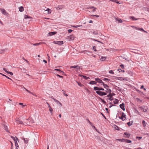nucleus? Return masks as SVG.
<instances>
[{
  "instance_id": "obj_58",
  "label": "nucleus",
  "mask_w": 149,
  "mask_h": 149,
  "mask_svg": "<svg viewBox=\"0 0 149 149\" xmlns=\"http://www.w3.org/2000/svg\"><path fill=\"white\" fill-rule=\"evenodd\" d=\"M68 31L69 33H71L72 31V30L71 29H69L68 30Z\"/></svg>"
},
{
  "instance_id": "obj_31",
  "label": "nucleus",
  "mask_w": 149,
  "mask_h": 149,
  "mask_svg": "<svg viewBox=\"0 0 149 149\" xmlns=\"http://www.w3.org/2000/svg\"><path fill=\"white\" fill-rule=\"evenodd\" d=\"M116 21H118L119 23H121L123 22L122 20L121 19H118V18H116Z\"/></svg>"
},
{
  "instance_id": "obj_3",
  "label": "nucleus",
  "mask_w": 149,
  "mask_h": 149,
  "mask_svg": "<svg viewBox=\"0 0 149 149\" xmlns=\"http://www.w3.org/2000/svg\"><path fill=\"white\" fill-rule=\"evenodd\" d=\"M74 37L73 35H71L68 36L67 38V39L69 41L72 40H74Z\"/></svg>"
},
{
  "instance_id": "obj_11",
  "label": "nucleus",
  "mask_w": 149,
  "mask_h": 149,
  "mask_svg": "<svg viewBox=\"0 0 149 149\" xmlns=\"http://www.w3.org/2000/svg\"><path fill=\"white\" fill-rule=\"evenodd\" d=\"M15 138H16V139L17 140L15 141V146H16V147L17 146V147H19V145L17 143V141H19V140L17 137H15Z\"/></svg>"
},
{
  "instance_id": "obj_39",
  "label": "nucleus",
  "mask_w": 149,
  "mask_h": 149,
  "mask_svg": "<svg viewBox=\"0 0 149 149\" xmlns=\"http://www.w3.org/2000/svg\"><path fill=\"white\" fill-rule=\"evenodd\" d=\"M100 99L101 100V101L104 104H106V102L105 101H104L103 99H102V98H100Z\"/></svg>"
},
{
  "instance_id": "obj_32",
  "label": "nucleus",
  "mask_w": 149,
  "mask_h": 149,
  "mask_svg": "<svg viewBox=\"0 0 149 149\" xmlns=\"http://www.w3.org/2000/svg\"><path fill=\"white\" fill-rule=\"evenodd\" d=\"M46 11H47L48 14H50L52 12L51 10L48 8H47V9L46 10Z\"/></svg>"
},
{
  "instance_id": "obj_43",
  "label": "nucleus",
  "mask_w": 149,
  "mask_h": 149,
  "mask_svg": "<svg viewBox=\"0 0 149 149\" xmlns=\"http://www.w3.org/2000/svg\"><path fill=\"white\" fill-rule=\"evenodd\" d=\"M102 79L103 80H104V81H110V79L107 78H104V79Z\"/></svg>"
},
{
  "instance_id": "obj_53",
  "label": "nucleus",
  "mask_w": 149,
  "mask_h": 149,
  "mask_svg": "<svg viewBox=\"0 0 149 149\" xmlns=\"http://www.w3.org/2000/svg\"><path fill=\"white\" fill-rule=\"evenodd\" d=\"M104 91V90L103 88L99 87V91Z\"/></svg>"
},
{
  "instance_id": "obj_10",
  "label": "nucleus",
  "mask_w": 149,
  "mask_h": 149,
  "mask_svg": "<svg viewBox=\"0 0 149 149\" xmlns=\"http://www.w3.org/2000/svg\"><path fill=\"white\" fill-rule=\"evenodd\" d=\"M124 137L125 138H129L130 136V134L127 132H125L124 134Z\"/></svg>"
},
{
  "instance_id": "obj_64",
  "label": "nucleus",
  "mask_w": 149,
  "mask_h": 149,
  "mask_svg": "<svg viewBox=\"0 0 149 149\" xmlns=\"http://www.w3.org/2000/svg\"><path fill=\"white\" fill-rule=\"evenodd\" d=\"M56 76H57L59 77L60 78H63V77L62 76H61L58 74H57Z\"/></svg>"
},
{
  "instance_id": "obj_23",
  "label": "nucleus",
  "mask_w": 149,
  "mask_h": 149,
  "mask_svg": "<svg viewBox=\"0 0 149 149\" xmlns=\"http://www.w3.org/2000/svg\"><path fill=\"white\" fill-rule=\"evenodd\" d=\"M130 18L132 20H134V21L137 20L139 19V18H136L134 17H133V16L130 17Z\"/></svg>"
},
{
  "instance_id": "obj_34",
  "label": "nucleus",
  "mask_w": 149,
  "mask_h": 149,
  "mask_svg": "<svg viewBox=\"0 0 149 149\" xmlns=\"http://www.w3.org/2000/svg\"><path fill=\"white\" fill-rule=\"evenodd\" d=\"M54 70L56 71H59L63 73V74H62V75H63V74L64 73V72L63 71H61L60 69H55Z\"/></svg>"
},
{
  "instance_id": "obj_5",
  "label": "nucleus",
  "mask_w": 149,
  "mask_h": 149,
  "mask_svg": "<svg viewBox=\"0 0 149 149\" xmlns=\"http://www.w3.org/2000/svg\"><path fill=\"white\" fill-rule=\"evenodd\" d=\"M76 68V71H77L78 70L80 69V67L78 65H74L73 66H71L70 67V68Z\"/></svg>"
},
{
  "instance_id": "obj_22",
  "label": "nucleus",
  "mask_w": 149,
  "mask_h": 149,
  "mask_svg": "<svg viewBox=\"0 0 149 149\" xmlns=\"http://www.w3.org/2000/svg\"><path fill=\"white\" fill-rule=\"evenodd\" d=\"M79 76L81 77H82L83 78H84V79H88L89 78V77H88L85 76H84V75H83L80 74V75H79Z\"/></svg>"
},
{
  "instance_id": "obj_42",
  "label": "nucleus",
  "mask_w": 149,
  "mask_h": 149,
  "mask_svg": "<svg viewBox=\"0 0 149 149\" xmlns=\"http://www.w3.org/2000/svg\"><path fill=\"white\" fill-rule=\"evenodd\" d=\"M115 128L116 130H119V128L116 125H115Z\"/></svg>"
},
{
  "instance_id": "obj_14",
  "label": "nucleus",
  "mask_w": 149,
  "mask_h": 149,
  "mask_svg": "<svg viewBox=\"0 0 149 149\" xmlns=\"http://www.w3.org/2000/svg\"><path fill=\"white\" fill-rule=\"evenodd\" d=\"M106 89L104 90V91L106 92V93H109V94H110L111 93V90L109 88H106Z\"/></svg>"
},
{
  "instance_id": "obj_13",
  "label": "nucleus",
  "mask_w": 149,
  "mask_h": 149,
  "mask_svg": "<svg viewBox=\"0 0 149 149\" xmlns=\"http://www.w3.org/2000/svg\"><path fill=\"white\" fill-rule=\"evenodd\" d=\"M64 6L63 5L58 6L57 7L56 9L57 10H61L63 8H64Z\"/></svg>"
},
{
  "instance_id": "obj_36",
  "label": "nucleus",
  "mask_w": 149,
  "mask_h": 149,
  "mask_svg": "<svg viewBox=\"0 0 149 149\" xmlns=\"http://www.w3.org/2000/svg\"><path fill=\"white\" fill-rule=\"evenodd\" d=\"M17 123L19 124H23V123L22 121L21 120H18L17 121Z\"/></svg>"
},
{
  "instance_id": "obj_44",
  "label": "nucleus",
  "mask_w": 149,
  "mask_h": 149,
  "mask_svg": "<svg viewBox=\"0 0 149 149\" xmlns=\"http://www.w3.org/2000/svg\"><path fill=\"white\" fill-rule=\"evenodd\" d=\"M82 26L81 25H77L76 26H74V25L72 27H74V28H77V27H80V26Z\"/></svg>"
},
{
  "instance_id": "obj_41",
  "label": "nucleus",
  "mask_w": 149,
  "mask_h": 149,
  "mask_svg": "<svg viewBox=\"0 0 149 149\" xmlns=\"http://www.w3.org/2000/svg\"><path fill=\"white\" fill-rule=\"evenodd\" d=\"M122 57L124 59H125L126 60H127V56H125V55H123V56H122Z\"/></svg>"
},
{
  "instance_id": "obj_37",
  "label": "nucleus",
  "mask_w": 149,
  "mask_h": 149,
  "mask_svg": "<svg viewBox=\"0 0 149 149\" xmlns=\"http://www.w3.org/2000/svg\"><path fill=\"white\" fill-rule=\"evenodd\" d=\"M24 18L25 19H27V18H31V17H30L28 15H25L24 16Z\"/></svg>"
},
{
  "instance_id": "obj_51",
  "label": "nucleus",
  "mask_w": 149,
  "mask_h": 149,
  "mask_svg": "<svg viewBox=\"0 0 149 149\" xmlns=\"http://www.w3.org/2000/svg\"><path fill=\"white\" fill-rule=\"evenodd\" d=\"M10 137L13 139V140H14V141H16V139H15V138L13 136H10Z\"/></svg>"
},
{
  "instance_id": "obj_18",
  "label": "nucleus",
  "mask_w": 149,
  "mask_h": 149,
  "mask_svg": "<svg viewBox=\"0 0 149 149\" xmlns=\"http://www.w3.org/2000/svg\"><path fill=\"white\" fill-rule=\"evenodd\" d=\"M54 101L56 102V103L58 104H59L61 106H62V104H61V103L58 101V100H56V99H54V98H53V99Z\"/></svg>"
},
{
  "instance_id": "obj_25",
  "label": "nucleus",
  "mask_w": 149,
  "mask_h": 149,
  "mask_svg": "<svg viewBox=\"0 0 149 149\" xmlns=\"http://www.w3.org/2000/svg\"><path fill=\"white\" fill-rule=\"evenodd\" d=\"M94 90L95 91H99V87L97 86H95L94 87Z\"/></svg>"
},
{
  "instance_id": "obj_20",
  "label": "nucleus",
  "mask_w": 149,
  "mask_h": 149,
  "mask_svg": "<svg viewBox=\"0 0 149 149\" xmlns=\"http://www.w3.org/2000/svg\"><path fill=\"white\" fill-rule=\"evenodd\" d=\"M106 58V57H102L100 59V61H103L105 60Z\"/></svg>"
},
{
  "instance_id": "obj_29",
  "label": "nucleus",
  "mask_w": 149,
  "mask_h": 149,
  "mask_svg": "<svg viewBox=\"0 0 149 149\" xmlns=\"http://www.w3.org/2000/svg\"><path fill=\"white\" fill-rule=\"evenodd\" d=\"M0 74H1V75H2V76H4L5 77H6V78H7V79H10L11 80H12L11 79H10V78L9 77H8L6 76V75H5L3 74L2 73H0Z\"/></svg>"
},
{
  "instance_id": "obj_7",
  "label": "nucleus",
  "mask_w": 149,
  "mask_h": 149,
  "mask_svg": "<svg viewBox=\"0 0 149 149\" xmlns=\"http://www.w3.org/2000/svg\"><path fill=\"white\" fill-rule=\"evenodd\" d=\"M113 95H111L110 94L106 96L105 97H109V98L107 99V100H109L111 101L113 100V99L112 98Z\"/></svg>"
},
{
  "instance_id": "obj_17",
  "label": "nucleus",
  "mask_w": 149,
  "mask_h": 149,
  "mask_svg": "<svg viewBox=\"0 0 149 149\" xmlns=\"http://www.w3.org/2000/svg\"><path fill=\"white\" fill-rule=\"evenodd\" d=\"M3 127H4V129L6 130V132H10L9 131V130H8V127L7 126L4 124Z\"/></svg>"
},
{
  "instance_id": "obj_35",
  "label": "nucleus",
  "mask_w": 149,
  "mask_h": 149,
  "mask_svg": "<svg viewBox=\"0 0 149 149\" xmlns=\"http://www.w3.org/2000/svg\"><path fill=\"white\" fill-rule=\"evenodd\" d=\"M93 34L94 35H97L98 33V32L97 31H95L93 32Z\"/></svg>"
},
{
  "instance_id": "obj_6",
  "label": "nucleus",
  "mask_w": 149,
  "mask_h": 149,
  "mask_svg": "<svg viewBox=\"0 0 149 149\" xmlns=\"http://www.w3.org/2000/svg\"><path fill=\"white\" fill-rule=\"evenodd\" d=\"M54 43L55 44H57L58 45H61L63 44V41H54Z\"/></svg>"
},
{
  "instance_id": "obj_56",
  "label": "nucleus",
  "mask_w": 149,
  "mask_h": 149,
  "mask_svg": "<svg viewBox=\"0 0 149 149\" xmlns=\"http://www.w3.org/2000/svg\"><path fill=\"white\" fill-rule=\"evenodd\" d=\"M123 140H124V139H117V140L119 141H121L122 142H123Z\"/></svg>"
},
{
  "instance_id": "obj_45",
  "label": "nucleus",
  "mask_w": 149,
  "mask_h": 149,
  "mask_svg": "<svg viewBox=\"0 0 149 149\" xmlns=\"http://www.w3.org/2000/svg\"><path fill=\"white\" fill-rule=\"evenodd\" d=\"M143 112H146L147 111V109L146 107V108L145 107L144 108H143Z\"/></svg>"
},
{
  "instance_id": "obj_55",
  "label": "nucleus",
  "mask_w": 149,
  "mask_h": 149,
  "mask_svg": "<svg viewBox=\"0 0 149 149\" xmlns=\"http://www.w3.org/2000/svg\"><path fill=\"white\" fill-rule=\"evenodd\" d=\"M89 52L87 50H83L82 51V52L84 53H85L86 52Z\"/></svg>"
},
{
  "instance_id": "obj_27",
  "label": "nucleus",
  "mask_w": 149,
  "mask_h": 149,
  "mask_svg": "<svg viewBox=\"0 0 149 149\" xmlns=\"http://www.w3.org/2000/svg\"><path fill=\"white\" fill-rule=\"evenodd\" d=\"M23 139L24 140V142L25 143H28L29 141V139L27 138H24Z\"/></svg>"
},
{
  "instance_id": "obj_59",
  "label": "nucleus",
  "mask_w": 149,
  "mask_h": 149,
  "mask_svg": "<svg viewBox=\"0 0 149 149\" xmlns=\"http://www.w3.org/2000/svg\"><path fill=\"white\" fill-rule=\"evenodd\" d=\"M91 16L96 17H99L100 16L99 15H91Z\"/></svg>"
},
{
  "instance_id": "obj_40",
  "label": "nucleus",
  "mask_w": 149,
  "mask_h": 149,
  "mask_svg": "<svg viewBox=\"0 0 149 149\" xmlns=\"http://www.w3.org/2000/svg\"><path fill=\"white\" fill-rule=\"evenodd\" d=\"M41 44V43L40 42L39 43L33 44V45L34 46H38Z\"/></svg>"
},
{
  "instance_id": "obj_46",
  "label": "nucleus",
  "mask_w": 149,
  "mask_h": 149,
  "mask_svg": "<svg viewBox=\"0 0 149 149\" xmlns=\"http://www.w3.org/2000/svg\"><path fill=\"white\" fill-rule=\"evenodd\" d=\"M127 124L129 126H130L132 125V123H131L130 122H129L127 123Z\"/></svg>"
},
{
  "instance_id": "obj_49",
  "label": "nucleus",
  "mask_w": 149,
  "mask_h": 149,
  "mask_svg": "<svg viewBox=\"0 0 149 149\" xmlns=\"http://www.w3.org/2000/svg\"><path fill=\"white\" fill-rule=\"evenodd\" d=\"M116 89L119 91H121V88L118 87H117V88Z\"/></svg>"
},
{
  "instance_id": "obj_4",
  "label": "nucleus",
  "mask_w": 149,
  "mask_h": 149,
  "mask_svg": "<svg viewBox=\"0 0 149 149\" xmlns=\"http://www.w3.org/2000/svg\"><path fill=\"white\" fill-rule=\"evenodd\" d=\"M0 10L2 13L5 15H7L8 13L6 12V10L2 8H1Z\"/></svg>"
},
{
  "instance_id": "obj_61",
  "label": "nucleus",
  "mask_w": 149,
  "mask_h": 149,
  "mask_svg": "<svg viewBox=\"0 0 149 149\" xmlns=\"http://www.w3.org/2000/svg\"><path fill=\"white\" fill-rule=\"evenodd\" d=\"M109 73L111 74H114V72L112 70H110L109 71Z\"/></svg>"
},
{
  "instance_id": "obj_48",
  "label": "nucleus",
  "mask_w": 149,
  "mask_h": 149,
  "mask_svg": "<svg viewBox=\"0 0 149 149\" xmlns=\"http://www.w3.org/2000/svg\"><path fill=\"white\" fill-rule=\"evenodd\" d=\"M21 70L22 72H25L26 71V70L24 68H23V69H21Z\"/></svg>"
},
{
  "instance_id": "obj_38",
  "label": "nucleus",
  "mask_w": 149,
  "mask_h": 149,
  "mask_svg": "<svg viewBox=\"0 0 149 149\" xmlns=\"http://www.w3.org/2000/svg\"><path fill=\"white\" fill-rule=\"evenodd\" d=\"M48 107L49 108V111H50L51 113H52V111H53V109L50 107V105H49Z\"/></svg>"
},
{
  "instance_id": "obj_63",
  "label": "nucleus",
  "mask_w": 149,
  "mask_h": 149,
  "mask_svg": "<svg viewBox=\"0 0 149 149\" xmlns=\"http://www.w3.org/2000/svg\"><path fill=\"white\" fill-rule=\"evenodd\" d=\"M3 70L5 72H6V73H7V71H7L6 70V69L5 68H3Z\"/></svg>"
},
{
  "instance_id": "obj_50",
  "label": "nucleus",
  "mask_w": 149,
  "mask_h": 149,
  "mask_svg": "<svg viewBox=\"0 0 149 149\" xmlns=\"http://www.w3.org/2000/svg\"><path fill=\"white\" fill-rule=\"evenodd\" d=\"M96 47L95 46H94L93 47V50H94L95 51H96L97 50L96 49Z\"/></svg>"
},
{
  "instance_id": "obj_52",
  "label": "nucleus",
  "mask_w": 149,
  "mask_h": 149,
  "mask_svg": "<svg viewBox=\"0 0 149 149\" xmlns=\"http://www.w3.org/2000/svg\"><path fill=\"white\" fill-rule=\"evenodd\" d=\"M7 73L10 74L11 75H13V73L12 72L7 71Z\"/></svg>"
},
{
  "instance_id": "obj_28",
  "label": "nucleus",
  "mask_w": 149,
  "mask_h": 149,
  "mask_svg": "<svg viewBox=\"0 0 149 149\" xmlns=\"http://www.w3.org/2000/svg\"><path fill=\"white\" fill-rule=\"evenodd\" d=\"M142 123L143 126L144 127H145L146 126V125L147 124V123L145 122V121L144 120H143L142 121Z\"/></svg>"
},
{
  "instance_id": "obj_16",
  "label": "nucleus",
  "mask_w": 149,
  "mask_h": 149,
  "mask_svg": "<svg viewBox=\"0 0 149 149\" xmlns=\"http://www.w3.org/2000/svg\"><path fill=\"white\" fill-rule=\"evenodd\" d=\"M56 33L57 32H56L53 31L52 32H49L48 33V34H49L50 36H52V35H55V34H56Z\"/></svg>"
},
{
  "instance_id": "obj_24",
  "label": "nucleus",
  "mask_w": 149,
  "mask_h": 149,
  "mask_svg": "<svg viewBox=\"0 0 149 149\" xmlns=\"http://www.w3.org/2000/svg\"><path fill=\"white\" fill-rule=\"evenodd\" d=\"M136 29L137 30H139L140 31H142L144 32H146V31H144L142 28H137L136 27Z\"/></svg>"
},
{
  "instance_id": "obj_62",
  "label": "nucleus",
  "mask_w": 149,
  "mask_h": 149,
  "mask_svg": "<svg viewBox=\"0 0 149 149\" xmlns=\"http://www.w3.org/2000/svg\"><path fill=\"white\" fill-rule=\"evenodd\" d=\"M25 90L26 91H27L29 93H31V92L30 91H29L26 88L25 89Z\"/></svg>"
},
{
  "instance_id": "obj_30",
  "label": "nucleus",
  "mask_w": 149,
  "mask_h": 149,
  "mask_svg": "<svg viewBox=\"0 0 149 149\" xmlns=\"http://www.w3.org/2000/svg\"><path fill=\"white\" fill-rule=\"evenodd\" d=\"M76 82L78 84L80 87H82L84 85L82 84L81 82L76 81Z\"/></svg>"
},
{
  "instance_id": "obj_26",
  "label": "nucleus",
  "mask_w": 149,
  "mask_h": 149,
  "mask_svg": "<svg viewBox=\"0 0 149 149\" xmlns=\"http://www.w3.org/2000/svg\"><path fill=\"white\" fill-rule=\"evenodd\" d=\"M103 85V86L105 88H108L109 87V86L107 85V84H104V82H103V83L102 84Z\"/></svg>"
},
{
  "instance_id": "obj_2",
  "label": "nucleus",
  "mask_w": 149,
  "mask_h": 149,
  "mask_svg": "<svg viewBox=\"0 0 149 149\" xmlns=\"http://www.w3.org/2000/svg\"><path fill=\"white\" fill-rule=\"evenodd\" d=\"M96 93L100 96L105 95L107 94V93L106 92L101 91H96Z\"/></svg>"
},
{
  "instance_id": "obj_1",
  "label": "nucleus",
  "mask_w": 149,
  "mask_h": 149,
  "mask_svg": "<svg viewBox=\"0 0 149 149\" xmlns=\"http://www.w3.org/2000/svg\"><path fill=\"white\" fill-rule=\"evenodd\" d=\"M121 114V116H118V118L121 119L123 121H124L126 119V115L123 112H121L120 113Z\"/></svg>"
},
{
  "instance_id": "obj_19",
  "label": "nucleus",
  "mask_w": 149,
  "mask_h": 149,
  "mask_svg": "<svg viewBox=\"0 0 149 149\" xmlns=\"http://www.w3.org/2000/svg\"><path fill=\"white\" fill-rule=\"evenodd\" d=\"M19 11L21 12H22L24 11V7L23 6H20L19 7Z\"/></svg>"
},
{
  "instance_id": "obj_12",
  "label": "nucleus",
  "mask_w": 149,
  "mask_h": 149,
  "mask_svg": "<svg viewBox=\"0 0 149 149\" xmlns=\"http://www.w3.org/2000/svg\"><path fill=\"white\" fill-rule=\"evenodd\" d=\"M123 142H125L126 143H130L132 142L130 140L124 139V140H123Z\"/></svg>"
},
{
  "instance_id": "obj_9",
  "label": "nucleus",
  "mask_w": 149,
  "mask_h": 149,
  "mask_svg": "<svg viewBox=\"0 0 149 149\" xmlns=\"http://www.w3.org/2000/svg\"><path fill=\"white\" fill-rule=\"evenodd\" d=\"M120 107L123 111H125V104L124 103H122L121 104H120L119 105Z\"/></svg>"
},
{
  "instance_id": "obj_15",
  "label": "nucleus",
  "mask_w": 149,
  "mask_h": 149,
  "mask_svg": "<svg viewBox=\"0 0 149 149\" xmlns=\"http://www.w3.org/2000/svg\"><path fill=\"white\" fill-rule=\"evenodd\" d=\"M7 50V49H0V54L3 53Z\"/></svg>"
},
{
  "instance_id": "obj_21",
  "label": "nucleus",
  "mask_w": 149,
  "mask_h": 149,
  "mask_svg": "<svg viewBox=\"0 0 149 149\" xmlns=\"http://www.w3.org/2000/svg\"><path fill=\"white\" fill-rule=\"evenodd\" d=\"M97 84L96 82L95 81H91L89 82V84Z\"/></svg>"
},
{
  "instance_id": "obj_8",
  "label": "nucleus",
  "mask_w": 149,
  "mask_h": 149,
  "mask_svg": "<svg viewBox=\"0 0 149 149\" xmlns=\"http://www.w3.org/2000/svg\"><path fill=\"white\" fill-rule=\"evenodd\" d=\"M95 80L96 82H97L100 84L103 83V82L102 81V80L99 78H95Z\"/></svg>"
},
{
  "instance_id": "obj_47",
  "label": "nucleus",
  "mask_w": 149,
  "mask_h": 149,
  "mask_svg": "<svg viewBox=\"0 0 149 149\" xmlns=\"http://www.w3.org/2000/svg\"><path fill=\"white\" fill-rule=\"evenodd\" d=\"M62 91H63V94L64 95H65V96H68V95L67 94H66L65 93V91H63V90H62Z\"/></svg>"
},
{
  "instance_id": "obj_57",
  "label": "nucleus",
  "mask_w": 149,
  "mask_h": 149,
  "mask_svg": "<svg viewBox=\"0 0 149 149\" xmlns=\"http://www.w3.org/2000/svg\"><path fill=\"white\" fill-rule=\"evenodd\" d=\"M92 39L93 40H94V41H97V42H99L100 43H102V42H101L100 41H98V40H96V39Z\"/></svg>"
},
{
  "instance_id": "obj_54",
  "label": "nucleus",
  "mask_w": 149,
  "mask_h": 149,
  "mask_svg": "<svg viewBox=\"0 0 149 149\" xmlns=\"http://www.w3.org/2000/svg\"><path fill=\"white\" fill-rule=\"evenodd\" d=\"M120 66L123 69L124 68V65L123 64H121L120 65Z\"/></svg>"
},
{
  "instance_id": "obj_60",
  "label": "nucleus",
  "mask_w": 149,
  "mask_h": 149,
  "mask_svg": "<svg viewBox=\"0 0 149 149\" xmlns=\"http://www.w3.org/2000/svg\"><path fill=\"white\" fill-rule=\"evenodd\" d=\"M136 138L137 139H138L139 140H140L142 138V137H141L137 136V137H136Z\"/></svg>"
},
{
  "instance_id": "obj_33",
  "label": "nucleus",
  "mask_w": 149,
  "mask_h": 149,
  "mask_svg": "<svg viewBox=\"0 0 149 149\" xmlns=\"http://www.w3.org/2000/svg\"><path fill=\"white\" fill-rule=\"evenodd\" d=\"M119 101L117 99H115L114 101H113V103L115 104H117L118 103Z\"/></svg>"
}]
</instances>
